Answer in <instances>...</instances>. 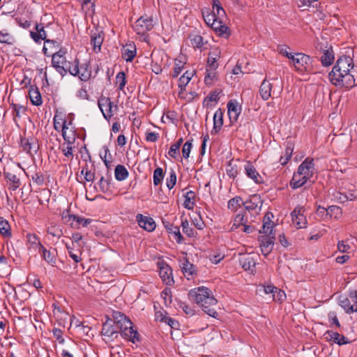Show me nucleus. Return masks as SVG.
<instances>
[{
    "label": "nucleus",
    "mask_w": 357,
    "mask_h": 357,
    "mask_svg": "<svg viewBox=\"0 0 357 357\" xmlns=\"http://www.w3.org/2000/svg\"><path fill=\"white\" fill-rule=\"evenodd\" d=\"M112 316L116 327L120 329V333L123 337L133 343L139 340L138 332L133 329L132 323L125 314L115 311L112 312Z\"/></svg>",
    "instance_id": "1"
},
{
    "label": "nucleus",
    "mask_w": 357,
    "mask_h": 357,
    "mask_svg": "<svg viewBox=\"0 0 357 357\" xmlns=\"http://www.w3.org/2000/svg\"><path fill=\"white\" fill-rule=\"evenodd\" d=\"M340 75L342 77L338 79V76L333 73V70L328 75L331 82L336 86L350 89L357 84V67L352 66L351 70L349 72L340 71Z\"/></svg>",
    "instance_id": "2"
},
{
    "label": "nucleus",
    "mask_w": 357,
    "mask_h": 357,
    "mask_svg": "<svg viewBox=\"0 0 357 357\" xmlns=\"http://www.w3.org/2000/svg\"><path fill=\"white\" fill-rule=\"evenodd\" d=\"M282 89V81L278 77L272 78L270 80L265 79L260 86L259 93L263 100H267L272 94L279 96Z\"/></svg>",
    "instance_id": "3"
},
{
    "label": "nucleus",
    "mask_w": 357,
    "mask_h": 357,
    "mask_svg": "<svg viewBox=\"0 0 357 357\" xmlns=\"http://www.w3.org/2000/svg\"><path fill=\"white\" fill-rule=\"evenodd\" d=\"M290 60L295 70L301 73L307 71L312 63L310 56L303 53H294Z\"/></svg>",
    "instance_id": "4"
},
{
    "label": "nucleus",
    "mask_w": 357,
    "mask_h": 357,
    "mask_svg": "<svg viewBox=\"0 0 357 357\" xmlns=\"http://www.w3.org/2000/svg\"><path fill=\"white\" fill-rule=\"evenodd\" d=\"M98 105L105 119L108 120L118 109V106L114 105L109 98L101 97L98 101Z\"/></svg>",
    "instance_id": "5"
},
{
    "label": "nucleus",
    "mask_w": 357,
    "mask_h": 357,
    "mask_svg": "<svg viewBox=\"0 0 357 357\" xmlns=\"http://www.w3.org/2000/svg\"><path fill=\"white\" fill-rule=\"evenodd\" d=\"M75 65L72 66V69H70V73L74 76L77 75L82 81H88L91 76V70L89 69V63L88 62H85L79 66L77 60H75Z\"/></svg>",
    "instance_id": "6"
},
{
    "label": "nucleus",
    "mask_w": 357,
    "mask_h": 357,
    "mask_svg": "<svg viewBox=\"0 0 357 357\" xmlns=\"http://www.w3.org/2000/svg\"><path fill=\"white\" fill-rule=\"evenodd\" d=\"M153 27L154 23L151 17H140L133 25V29L138 35H144Z\"/></svg>",
    "instance_id": "7"
},
{
    "label": "nucleus",
    "mask_w": 357,
    "mask_h": 357,
    "mask_svg": "<svg viewBox=\"0 0 357 357\" xmlns=\"http://www.w3.org/2000/svg\"><path fill=\"white\" fill-rule=\"evenodd\" d=\"M354 66L353 59L349 56H342L337 59L336 64L333 68V73L335 75V72H338L336 76L342 77L340 75V71L349 72L351 70V66Z\"/></svg>",
    "instance_id": "8"
},
{
    "label": "nucleus",
    "mask_w": 357,
    "mask_h": 357,
    "mask_svg": "<svg viewBox=\"0 0 357 357\" xmlns=\"http://www.w3.org/2000/svg\"><path fill=\"white\" fill-rule=\"evenodd\" d=\"M305 208L298 206L291 213V220L296 228H305L307 225V220L304 215Z\"/></svg>",
    "instance_id": "9"
},
{
    "label": "nucleus",
    "mask_w": 357,
    "mask_h": 357,
    "mask_svg": "<svg viewBox=\"0 0 357 357\" xmlns=\"http://www.w3.org/2000/svg\"><path fill=\"white\" fill-rule=\"evenodd\" d=\"M262 200L259 195L255 194L251 195L248 200L243 202V206L249 212L255 211L258 214L262 206Z\"/></svg>",
    "instance_id": "10"
},
{
    "label": "nucleus",
    "mask_w": 357,
    "mask_h": 357,
    "mask_svg": "<svg viewBox=\"0 0 357 357\" xmlns=\"http://www.w3.org/2000/svg\"><path fill=\"white\" fill-rule=\"evenodd\" d=\"M314 171V163L313 158H307L298 166L297 172L298 174L303 175L304 178L311 179L313 176Z\"/></svg>",
    "instance_id": "11"
},
{
    "label": "nucleus",
    "mask_w": 357,
    "mask_h": 357,
    "mask_svg": "<svg viewBox=\"0 0 357 357\" xmlns=\"http://www.w3.org/2000/svg\"><path fill=\"white\" fill-rule=\"evenodd\" d=\"M217 302L215 297L210 294L208 296H206V298L199 305L207 314L216 317L218 312L215 311V307L217 305Z\"/></svg>",
    "instance_id": "12"
},
{
    "label": "nucleus",
    "mask_w": 357,
    "mask_h": 357,
    "mask_svg": "<svg viewBox=\"0 0 357 357\" xmlns=\"http://www.w3.org/2000/svg\"><path fill=\"white\" fill-rule=\"evenodd\" d=\"M63 139L66 142L61 145L60 149L66 157L68 158H73L74 155L73 144L75 142L76 137H75L73 134L70 136H66L64 132Z\"/></svg>",
    "instance_id": "13"
},
{
    "label": "nucleus",
    "mask_w": 357,
    "mask_h": 357,
    "mask_svg": "<svg viewBox=\"0 0 357 357\" xmlns=\"http://www.w3.org/2000/svg\"><path fill=\"white\" fill-rule=\"evenodd\" d=\"M211 294V291L207 287H200L197 289H192L189 292V296L198 304L200 305Z\"/></svg>",
    "instance_id": "14"
},
{
    "label": "nucleus",
    "mask_w": 357,
    "mask_h": 357,
    "mask_svg": "<svg viewBox=\"0 0 357 357\" xmlns=\"http://www.w3.org/2000/svg\"><path fill=\"white\" fill-rule=\"evenodd\" d=\"M275 238V236H270V237L260 236L259 237L261 251L264 256H267L272 251Z\"/></svg>",
    "instance_id": "15"
},
{
    "label": "nucleus",
    "mask_w": 357,
    "mask_h": 357,
    "mask_svg": "<svg viewBox=\"0 0 357 357\" xmlns=\"http://www.w3.org/2000/svg\"><path fill=\"white\" fill-rule=\"evenodd\" d=\"M159 275L162 281L167 285H172L174 282L172 270L169 265L162 262L159 263Z\"/></svg>",
    "instance_id": "16"
},
{
    "label": "nucleus",
    "mask_w": 357,
    "mask_h": 357,
    "mask_svg": "<svg viewBox=\"0 0 357 357\" xmlns=\"http://www.w3.org/2000/svg\"><path fill=\"white\" fill-rule=\"evenodd\" d=\"M244 170L246 176L251 178L255 183L259 184L264 182L262 176L259 174L251 162H246L244 165Z\"/></svg>",
    "instance_id": "17"
},
{
    "label": "nucleus",
    "mask_w": 357,
    "mask_h": 357,
    "mask_svg": "<svg viewBox=\"0 0 357 357\" xmlns=\"http://www.w3.org/2000/svg\"><path fill=\"white\" fill-rule=\"evenodd\" d=\"M241 106L235 100H230L227 103V113L231 123L238 120V116L241 113Z\"/></svg>",
    "instance_id": "18"
},
{
    "label": "nucleus",
    "mask_w": 357,
    "mask_h": 357,
    "mask_svg": "<svg viewBox=\"0 0 357 357\" xmlns=\"http://www.w3.org/2000/svg\"><path fill=\"white\" fill-rule=\"evenodd\" d=\"M21 146L23 150L31 155L36 153L38 150V144L35 139H22Z\"/></svg>",
    "instance_id": "19"
},
{
    "label": "nucleus",
    "mask_w": 357,
    "mask_h": 357,
    "mask_svg": "<svg viewBox=\"0 0 357 357\" xmlns=\"http://www.w3.org/2000/svg\"><path fill=\"white\" fill-rule=\"evenodd\" d=\"M103 39L104 36L102 31H98V30H96L95 31H91V44L95 52L98 53L100 52Z\"/></svg>",
    "instance_id": "20"
},
{
    "label": "nucleus",
    "mask_w": 357,
    "mask_h": 357,
    "mask_svg": "<svg viewBox=\"0 0 357 357\" xmlns=\"http://www.w3.org/2000/svg\"><path fill=\"white\" fill-rule=\"evenodd\" d=\"M137 220L139 227L148 231H152L155 228V222L151 218L138 214L137 215Z\"/></svg>",
    "instance_id": "21"
},
{
    "label": "nucleus",
    "mask_w": 357,
    "mask_h": 357,
    "mask_svg": "<svg viewBox=\"0 0 357 357\" xmlns=\"http://www.w3.org/2000/svg\"><path fill=\"white\" fill-rule=\"evenodd\" d=\"M324 335L328 341L333 342L339 345H343L348 343V340H347L346 337L340 335L337 332L328 331L325 333Z\"/></svg>",
    "instance_id": "22"
},
{
    "label": "nucleus",
    "mask_w": 357,
    "mask_h": 357,
    "mask_svg": "<svg viewBox=\"0 0 357 357\" xmlns=\"http://www.w3.org/2000/svg\"><path fill=\"white\" fill-rule=\"evenodd\" d=\"M43 259L49 264L54 266L56 263V250L55 249L47 250L45 247L40 248Z\"/></svg>",
    "instance_id": "23"
},
{
    "label": "nucleus",
    "mask_w": 357,
    "mask_h": 357,
    "mask_svg": "<svg viewBox=\"0 0 357 357\" xmlns=\"http://www.w3.org/2000/svg\"><path fill=\"white\" fill-rule=\"evenodd\" d=\"M239 263L245 271H250L251 272L253 271L256 264L254 258L249 255H242L239 259Z\"/></svg>",
    "instance_id": "24"
},
{
    "label": "nucleus",
    "mask_w": 357,
    "mask_h": 357,
    "mask_svg": "<svg viewBox=\"0 0 357 357\" xmlns=\"http://www.w3.org/2000/svg\"><path fill=\"white\" fill-rule=\"evenodd\" d=\"M307 181H310V179L304 178L303 175L295 172L290 181L289 185L292 189H297L303 186Z\"/></svg>",
    "instance_id": "25"
},
{
    "label": "nucleus",
    "mask_w": 357,
    "mask_h": 357,
    "mask_svg": "<svg viewBox=\"0 0 357 357\" xmlns=\"http://www.w3.org/2000/svg\"><path fill=\"white\" fill-rule=\"evenodd\" d=\"M162 224L168 232L174 236L176 242L178 243H181L183 241V236L180 232L179 227L177 226H174L172 224L165 220H162Z\"/></svg>",
    "instance_id": "26"
},
{
    "label": "nucleus",
    "mask_w": 357,
    "mask_h": 357,
    "mask_svg": "<svg viewBox=\"0 0 357 357\" xmlns=\"http://www.w3.org/2000/svg\"><path fill=\"white\" fill-rule=\"evenodd\" d=\"M220 50L219 49H215L211 52L208 54L207 64L212 70H216L218 67L217 61L220 57Z\"/></svg>",
    "instance_id": "27"
},
{
    "label": "nucleus",
    "mask_w": 357,
    "mask_h": 357,
    "mask_svg": "<svg viewBox=\"0 0 357 357\" xmlns=\"http://www.w3.org/2000/svg\"><path fill=\"white\" fill-rule=\"evenodd\" d=\"M223 114L220 109L215 112L213 116V127L212 134H217L221 129L223 124Z\"/></svg>",
    "instance_id": "28"
},
{
    "label": "nucleus",
    "mask_w": 357,
    "mask_h": 357,
    "mask_svg": "<svg viewBox=\"0 0 357 357\" xmlns=\"http://www.w3.org/2000/svg\"><path fill=\"white\" fill-rule=\"evenodd\" d=\"M182 271L185 276L188 277V279L190 280V277H192L195 273V267L191 264L187 259H184V261L181 262L180 265Z\"/></svg>",
    "instance_id": "29"
},
{
    "label": "nucleus",
    "mask_w": 357,
    "mask_h": 357,
    "mask_svg": "<svg viewBox=\"0 0 357 357\" xmlns=\"http://www.w3.org/2000/svg\"><path fill=\"white\" fill-rule=\"evenodd\" d=\"M29 95L33 105L39 106L43 103L41 95L37 87L31 86Z\"/></svg>",
    "instance_id": "30"
},
{
    "label": "nucleus",
    "mask_w": 357,
    "mask_h": 357,
    "mask_svg": "<svg viewBox=\"0 0 357 357\" xmlns=\"http://www.w3.org/2000/svg\"><path fill=\"white\" fill-rule=\"evenodd\" d=\"M121 56L126 61H132L136 56V48L132 45H126L122 50Z\"/></svg>",
    "instance_id": "31"
},
{
    "label": "nucleus",
    "mask_w": 357,
    "mask_h": 357,
    "mask_svg": "<svg viewBox=\"0 0 357 357\" xmlns=\"http://www.w3.org/2000/svg\"><path fill=\"white\" fill-rule=\"evenodd\" d=\"M222 19L223 18L218 19V17H216L214 23L211 25V27L220 36L226 33L228 29V27L222 22Z\"/></svg>",
    "instance_id": "32"
},
{
    "label": "nucleus",
    "mask_w": 357,
    "mask_h": 357,
    "mask_svg": "<svg viewBox=\"0 0 357 357\" xmlns=\"http://www.w3.org/2000/svg\"><path fill=\"white\" fill-rule=\"evenodd\" d=\"M5 178L10 182L9 188L12 190H16L20 185V178L11 172H4Z\"/></svg>",
    "instance_id": "33"
},
{
    "label": "nucleus",
    "mask_w": 357,
    "mask_h": 357,
    "mask_svg": "<svg viewBox=\"0 0 357 357\" xmlns=\"http://www.w3.org/2000/svg\"><path fill=\"white\" fill-rule=\"evenodd\" d=\"M112 319L110 321H107L105 323L103 324L101 333L102 335L108 337H113L115 335V337H116V331L114 330V326L112 325Z\"/></svg>",
    "instance_id": "34"
},
{
    "label": "nucleus",
    "mask_w": 357,
    "mask_h": 357,
    "mask_svg": "<svg viewBox=\"0 0 357 357\" xmlns=\"http://www.w3.org/2000/svg\"><path fill=\"white\" fill-rule=\"evenodd\" d=\"M114 175L117 181H122L128 178V172L123 165H118L115 167Z\"/></svg>",
    "instance_id": "35"
},
{
    "label": "nucleus",
    "mask_w": 357,
    "mask_h": 357,
    "mask_svg": "<svg viewBox=\"0 0 357 357\" xmlns=\"http://www.w3.org/2000/svg\"><path fill=\"white\" fill-rule=\"evenodd\" d=\"M334 60V54L332 48L328 49L324 51V54L321 58L323 66H328L332 64Z\"/></svg>",
    "instance_id": "36"
},
{
    "label": "nucleus",
    "mask_w": 357,
    "mask_h": 357,
    "mask_svg": "<svg viewBox=\"0 0 357 357\" xmlns=\"http://www.w3.org/2000/svg\"><path fill=\"white\" fill-rule=\"evenodd\" d=\"M27 241L31 247L35 250H38L40 252V248L43 247L42 244L38 236L36 234H28L26 236Z\"/></svg>",
    "instance_id": "37"
},
{
    "label": "nucleus",
    "mask_w": 357,
    "mask_h": 357,
    "mask_svg": "<svg viewBox=\"0 0 357 357\" xmlns=\"http://www.w3.org/2000/svg\"><path fill=\"white\" fill-rule=\"evenodd\" d=\"M245 223H247V218H245V215L243 214H238L234 218L231 229L235 230L239 228L241 229Z\"/></svg>",
    "instance_id": "38"
},
{
    "label": "nucleus",
    "mask_w": 357,
    "mask_h": 357,
    "mask_svg": "<svg viewBox=\"0 0 357 357\" xmlns=\"http://www.w3.org/2000/svg\"><path fill=\"white\" fill-rule=\"evenodd\" d=\"M0 234L4 236H10V226L8 222L3 218L0 217Z\"/></svg>",
    "instance_id": "39"
},
{
    "label": "nucleus",
    "mask_w": 357,
    "mask_h": 357,
    "mask_svg": "<svg viewBox=\"0 0 357 357\" xmlns=\"http://www.w3.org/2000/svg\"><path fill=\"white\" fill-rule=\"evenodd\" d=\"M82 10H86V13L93 14L95 10V0H80Z\"/></svg>",
    "instance_id": "40"
},
{
    "label": "nucleus",
    "mask_w": 357,
    "mask_h": 357,
    "mask_svg": "<svg viewBox=\"0 0 357 357\" xmlns=\"http://www.w3.org/2000/svg\"><path fill=\"white\" fill-rule=\"evenodd\" d=\"M0 43L12 45L15 43V38L8 31H0Z\"/></svg>",
    "instance_id": "41"
},
{
    "label": "nucleus",
    "mask_w": 357,
    "mask_h": 357,
    "mask_svg": "<svg viewBox=\"0 0 357 357\" xmlns=\"http://www.w3.org/2000/svg\"><path fill=\"white\" fill-rule=\"evenodd\" d=\"M243 204V201L242 198L237 196L228 202V208L232 211H236Z\"/></svg>",
    "instance_id": "42"
},
{
    "label": "nucleus",
    "mask_w": 357,
    "mask_h": 357,
    "mask_svg": "<svg viewBox=\"0 0 357 357\" xmlns=\"http://www.w3.org/2000/svg\"><path fill=\"white\" fill-rule=\"evenodd\" d=\"M339 302L340 305L344 310L347 314L353 313L354 310L351 307V301L348 298L340 296Z\"/></svg>",
    "instance_id": "43"
},
{
    "label": "nucleus",
    "mask_w": 357,
    "mask_h": 357,
    "mask_svg": "<svg viewBox=\"0 0 357 357\" xmlns=\"http://www.w3.org/2000/svg\"><path fill=\"white\" fill-rule=\"evenodd\" d=\"M273 222H269L265 221L263 224L262 229L259 231L261 236H267L270 237V236H275V234L273 232Z\"/></svg>",
    "instance_id": "44"
},
{
    "label": "nucleus",
    "mask_w": 357,
    "mask_h": 357,
    "mask_svg": "<svg viewBox=\"0 0 357 357\" xmlns=\"http://www.w3.org/2000/svg\"><path fill=\"white\" fill-rule=\"evenodd\" d=\"M52 63L53 66L59 65H65L66 63H70L66 60V58L60 54L59 52L54 54L52 59Z\"/></svg>",
    "instance_id": "45"
},
{
    "label": "nucleus",
    "mask_w": 357,
    "mask_h": 357,
    "mask_svg": "<svg viewBox=\"0 0 357 357\" xmlns=\"http://www.w3.org/2000/svg\"><path fill=\"white\" fill-rule=\"evenodd\" d=\"M293 153V147L291 145H288L285 149V153L283 155H281L280 158V162L282 165H285L287 164L288 161L290 160Z\"/></svg>",
    "instance_id": "46"
},
{
    "label": "nucleus",
    "mask_w": 357,
    "mask_h": 357,
    "mask_svg": "<svg viewBox=\"0 0 357 357\" xmlns=\"http://www.w3.org/2000/svg\"><path fill=\"white\" fill-rule=\"evenodd\" d=\"M164 178L163 170L161 167H157L153 172V184L158 185Z\"/></svg>",
    "instance_id": "47"
},
{
    "label": "nucleus",
    "mask_w": 357,
    "mask_h": 357,
    "mask_svg": "<svg viewBox=\"0 0 357 357\" xmlns=\"http://www.w3.org/2000/svg\"><path fill=\"white\" fill-rule=\"evenodd\" d=\"M181 227L183 232L188 236L192 237L195 236L194 229L192 227H190L189 222L186 219L182 220Z\"/></svg>",
    "instance_id": "48"
},
{
    "label": "nucleus",
    "mask_w": 357,
    "mask_h": 357,
    "mask_svg": "<svg viewBox=\"0 0 357 357\" xmlns=\"http://www.w3.org/2000/svg\"><path fill=\"white\" fill-rule=\"evenodd\" d=\"M81 174L82 175H84V179L86 181H93V180L95 179V173L93 172H91L89 168H88V165H85L83 167H82V169L81 171Z\"/></svg>",
    "instance_id": "49"
},
{
    "label": "nucleus",
    "mask_w": 357,
    "mask_h": 357,
    "mask_svg": "<svg viewBox=\"0 0 357 357\" xmlns=\"http://www.w3.org/2000/svg\"><path fill=\"white\" fill-rule=\"evenodd\" d=\"M116 84H118L119 89L123 90L126 84V74L124 72H119L116 76Z\"/></svg>",
    "instance_id": "50"
},
{
    "label": "nucleus",
    "mask_w": 357,
    "mask_h": 357,
    "mask_svg": "<svg viewBox=\"0 0 357 357\" xmlns=\"http://www.w3.org/2000/svg\"><path fill=\"white\" fill-rule=\"evenodd\" d=\"M195 197V194L193 191H188L185 195V202L184 205L186 208L191 209L193 207L194 203L191 202V200L193 199Z\"/></svg>",
    "instance_id": "51"
},
{
    "label": "nucleus",
    "mask_w": 357,
    "mask_h": 357,
    "mask_svg": "<svg viewBox=\"0 0 357 357\" xmlns=\"http://www.w3.org/2000/svg\"><path fill=\"white\" fill-rule=\"evenodd\" d=\"M290 47L286 45H279L277 47L278 52L289 59H290L294 54V53L289 52L288 51Z\"/></svg>",
    "instance_id": "52"
},
{
    "label": "nucleus",
    "mask_w": 357,
    "mask_h": 357,
    "mask_svg": "<svg viewBox=\"0 0 357 357\" xmlns=\"http://www.w3.org/2000/svg\"><path fill=\"white\" fill-rule=\"evenodd\" d=\"M329 217L334 216L335 218H338L342 215V208L337 206H331L328 207Z\"/></svg>",
    "instance_id": "53"
},
{
    "label": "nucleus",
    "mask_w": 357,
    "mask_h": 357,
    "mask_svg": "<svg viewBox=\"0 0 357 357\" xmlns=\"http://www.w3.org/2000/svg\"><path fill=\"white\" fill-rule=\"evenodd\" d=\"M206 73H207V74L206 75L205 79H204L205 83L206 84H211L216 78L215 70H212L210 68L209 70L208 69L206 70Z\"/></svg>",
    "instance_id": "54"
},
{
    "label": "nucleus",
    "mask_w": 357,
    "mask_h": 357,
    "mask_svg": "<svg viewBox=\"0 0 357 357\" xmlns=\"http://www.w3.org/2000/svg\"><path fill=\"white\" fill-rule=\"evenodd\" d=\"M70 218H72L73 220L76 221L78 224L82 225L83 227H86L92 222L91 219L84 218L76 215H70Z\"/></svg>",
    "instance_id": "55"
},
{
    "label": "nucleus",
    "mask_w": 357,
    "mask_h": 357,
    "mask_svg": "<svg viewBox=\"0 0 357 357\" xmlns=\"http://www.w3.org/2000/svg\"><path fill=\"white\" fill-rule=\"evenodd\" d=\"M184 65L185 63L182 62L181 61H175L174 67L172 73L173 77H176L178 76V75L181 73L182 70L183 69Z\"/></svg>",
    "instance_id": "56"
},
{
    "label": "nucleus",
    "mask_w": 357,
    "mask_h": 357,
    "mask_svg": "<svg viewBox=\"0 0 357 357\" xmlns=\"http://www.w3.org/2000/svg\"><path fill=\"white\" fill-rule=\"evenodd\" d=\"M54 67L56 68V71L62 76H64L65 75H66L68 71L70 73V69H72L71 63H66L65 65H59V66H56Z\"/></svg>",
    "instance_id": "57"
},
{
    "label": "nucleus",
    "mask_w": 357,
    "mask_h": 357,
    "mask_svg": "<svg viewBox=\"0 0 357 357\" xmlns=\"http://www.w3.org/2000/svg\"><path fill=\"white\" fill-rule=\"evenodd\" d=\"M176 182V175L174 170H171L169 178H167V186L170 190L174 188Z\"/></svg>",
    "instance_id": "58"
},
{
    "label": "nucleus",
    "mask_w": 357,
    "mask_h": 357,
    "mask_svg": "<svg viewBox=\"0 0 357 357\" xmlns=\"http://www.w3.org/2000/svg\"><path fill=\"white\" fill-rule=\"evenodd\" d=\"M203 17L204 19L205 22L207 24L208 26H210L214 23L215 20L216 19L215 15L213 13H211L208 11L206 13L203 12L202 13Z\"/></svg>",
    "instance_id": "59"
},
{
    "label": "nucleus",
    "mask_w": 357,
    "mask_h": 357,
    "mask_svg": "<svg viewBox=\"0 0 357 357\" xmlns=\"http://www.w3.org/2000/svg\"><path fill=\"white\" fill-rule=\"evenodd\" d=\"M191 149H192V142H191V141H187L183 144V149H182V154H183V157L184 158H185V159L188 158V157L190 155V153Z\"/></svg>",
    "instance_id": "60"
},
{
    "label": "nucleus",
    "mask_w": 357,
    "mask_h": 357,
    "mask_svg": "<svg viewBox=\"0 0 357 357\" xmlns=\"http://www.w3.org/2000/svg\"><path fill=\"white\" fill-rule=\"evenodd\" d=\"M103 149H104L105 153H104V155H102L101 153L100 157L102 159V160L104 161L105 165L107 166V167H108L111 161L107 160V156H109V158L111 159L112 155L110 153L109 148L107 146H103Z\"/></svg>",
    "instance_id": "61"
},
{
    "label": "nucleus",
    "mask_w": 357,
    "mask_h": 357,
    "mask_svg": "<svg viewBox=\"0 0 357 357\" xmlns=\"http://www.w3.org/2000/svg\"><path fill=\"white\" fill-rule=\"evenodd\" d=\"M99 187L102 192H106L109 190V183L103 176L99 181Z\"/></svg>",
    "instance_id": "62"
},
{
    "label": "nucleus",
    "mask_w": 357,
    "mask_h": 357,
    "mask_svg": "<svg viewBox=\"0 0 357 357\" xmlns=\"http://www.w3.org/2000/svg\"><path fill=\"white\" fill-rule=\"evenodd\" d=\"M161 297L164 299L166 305L172 302V291L169 289L165 288L161 293Z\"/></svg>",
    "instance_id": "63"
},
{
    "label": "nucleus",
    "mask_w": 357,
    "mask_h": 357,
    "mask_svg": "<svg viewBox=\"0 0 357 357\" xmlns=\"http://www.w3.org/2000/svg\"><path fill=\"white\" fill-rule=\"evenodd\" d=\"M52 332L54 337L59 341V342L60 344H63L65 340L63 337V331L59 328H54Z\"/></svg>",
    "instance_id": "64"
}]
</instances>
